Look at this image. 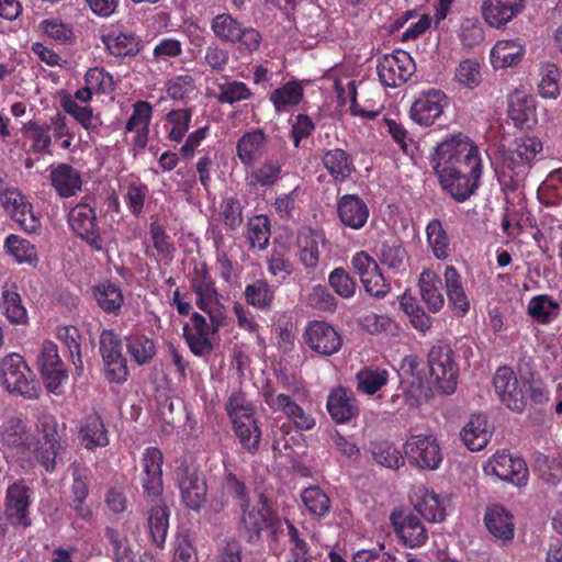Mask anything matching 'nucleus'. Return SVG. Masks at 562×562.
<instances>
[{"instance_id": "obj_1", "label": "nucleus", "mask_w": 562, "mask_h": 562, "mask_svg": "<svg viewBox=\"0 0 562 562\" xmlns=\"http://www.w3.org/2000/svg\"><path fill=\"white\" fill-rule=\"evenodd\" d=\"M431 164L442 190L457 202L467 201L477 190L482 160L468 136L446 137L437 145Z\"/></svg>"}, {"instance_id": "obj_2", "label": "nucleus", "mask_w": 562, "mask_h": 562, "mask_svg": "<svg viewBox=\"0 0 562 562\" xmlns=\"http://www.w3.org/2000/svg\"><path fill=\"white\" fill-rule=\"evenodd\" d=\"M22 132L31 142V148L35 154H50L53 143L64 150L74 146L75 133L70 128L66 116L59 112L45 121H30L24 124Z\"/></svg>"}, {"instance_id": "obj_3", "label": "nucleus", "mask_w": 562, "mask_h": 562, "mask_svg": "<svg viewBox=\"0 0 562 562\" xmlns=\"http://www.w3.org/2000/svg\"><path fill=\"white\" fill-rule=\"evenodd\" d=\"M233 430L240 446L249 453L259 450L261 429L255 417V408L243 393H233L225 405Z\"/></svg>"}, {"instance_id": "obj_4", "label": "nucleus", "mask_w": 562, "mask_h": 562, "mask_svg": "<svg viewBox=\"0 0 562 562\" xmlns=\"http://www.w3.org/2000/svg\"><path fill=\"white\" fill-rule=\"evenodd\" d=\"M191 289L195 295V305L207 313L214 329L226 325V313L220 302V295L214 280L205 263L194 267L190 277Z\"/></svg>"}, {"instance_id": "obj_5", "label": "nucleus", "mask_w": 562, "mask_h": 562, "mask_svg": "<svg viewBox=\"0 0 562 562\" xmlns=\"http://www.w3.org/2000/svg\"><path fill=\"white\" fill-rule=\"evenodd\" d=\"M214 36L228 44L237 45L241 52L252 53L258 49L261 35L252 26H246L229 13H220L211 21Z\"/></svg>"}, {"instance_id": "obj_6", "label": "nucleus", "mask_w": 562, "mask_h": 562, "mask_svg": "<svg viewBox=\"0 0 562 562\" xmlns=\"http://www.w3.org/2000/svg\"><path fill=\"white\" fill-rule=\"evenodd\" d=\"M0 369L2 383L10 393L30 400L38 397L41 389L22 356L8 355L2 359Z\"/></svg>"}, {"instance_id": "obj_7", "label": "nucleus", "mask_w": 562, "mask_h": 562, "mask_svg": "<svg viewBox=\"0 0 562 562\" xmlns=\"http://www.w3.org/2000/svg\"><path fill=\"white\" fill-rule=\"evenodd\" d=\"M238 508V530L248 542L259 540L263 529L277 528L278 517L266 496L260 495L257 504L248 502Z\"/></svg>"}, {"instance_id": "obj_8", "label": "nucleus", "mask_w": 562, "mask_h": 562, "mask_svg": "<svg viewBox=\"0 0 562 562\" xmlns=\"http://www.w3.org/2000/svg\"><path fill=\"white\" fill-rule=\"evenodd\" d=\"M67 221L74 234L89 245L92 250L108 251V240L100 233L93 207L86 203H79L70 209Z\"/></svg>"}, {"instance_id": "obj_9", "label": "nucleus", "mask_w": 562, "mask_h": 562, "mask_svg": "<svg viewBox=\"0 0 562 562\" xmlns=\"http://www.w3.org/2000/svg\"><path fill=\"white\" fill-rule=\"evenodd\" d=\"M428 366L437 389L442 394H452L457 389L459 370L451 347L446 344L432 346L428 353Z\"/></svg>"}, {"instance_id": "obj_10", "label": "nucleus", "mask_w": 562, "mask_h": 562, "mask_svg": "<svg viewBox=\"0 0 562 562\" xmlns=\"http://www.w3.org/2000/svg\"><path fill=\"white\" fill-rule=\"evenodd\" d=\"M404 452L408 461L420 469L435 470L442 461L437 439L429 432L408 437Z\"/></svg>"}, {"instance_id": "obj_11", "label": "nucleus", "mask_w": 562, "mask_h": 562, "mask_svg": "<svg viewBox=\"0 0 562 562\" xmlns=\"http://www.w3.org/2000/svg\"><path fill=\"white\" fill-rule=\"evenodd\" d=\"M378 75L385 87L395 88L406 82L415 72L416 65L404 50L387 54L378 60Z\"/></svg>"}, {"instance_id": "obj_12", "label": "nucleus", "mask_w": 562, "mask_h": 562, "mask_svg": "<svg viewBox=\"0 0 562 562\" xmlns=\"http://www.w3.org/2000/svg\"><path fill=\"white\" fill-rule=\"evenodd\" d=\"M494 387L502 403L510 411L521 414L526 406L525 381L519 382L508 367L498 368L494 379Z\"/></svg>"}, {"instance_id": "obj_13", "label": "nucleus", "mask_w": 562, "mask_h": 562, "mask_svg": "<svg viewBox=\"0 0 562 562\" xmlns=\"http://www.w3.org/2000/svg\"><path fill=\"white\" fill-rule=\"evenodd\" d=\"M262 397L271 411L282 413L286 418L293 422L296 428L311 430L315 426V419L290 395L278 393L271 386L266 385L262 389Z\"/></svg>"}, {"instance_id": "obj_14", "label": "nucleus", "mask_w": 562, "mask_h": 562, "mask_svg": "<svg viewBox=\"0 0 562 562\" xmlns=\"http://www.w3.org/2000/svg\"><path fill=\"white\" fill-rule=\"evenodd\" d=\"M484 471L487 475H495L503 481H509L516 486L527 484L526 461L520 458H514L506 451H497L485 464Z\"/></svg>"}, {"instance_id": "obj_15", "label": "nucleus", "mask_w": 562, "mask_h": 562, "mask_svg": "<svg viewBox=\"0 0 562 562\" xmlns=\"http://www.w3.org/2000/svg\"><path fill=\"white\" fill-rule=\"evenodd\" d=\"M206 94L221 104L233 105L252 97L251 89L243 81L228 75L206 78Z\"/></svg>"}, {"instance_id": "obj_16", "label": "nucleus", "mask_w": 562, "mask_h": 562, "mask_svg": "<svg viewBox=\"0 0 562 562\" xmlns=\"http://www.w3.org/2000/svg\"><path fill=\"white\" fill-rule=\"evenodd\" d=\"M305 344L316 353L331 356L342 345L339 333L328 323L314 321L307 324L303 333Z\"/></svg>"}, {"instance_id": "obj_17", "label": "nucleus", "mask_w": 562, "mask_h": 562, "mask_svg": "<svg viewBox=\"0 0 562 562\" xmlns=\"http://www.w3.org/2000/svg\"><path fill=\"white\" fill-rule=\"evenodd\" d=\"M4 210L26 233H36L41 228L40 218L33 212L32 204L15 189H8L0 194Z\"/></svg>"}, {"instance_id": "obj_18", "label": "nucleus", "mask_w": 562, "mask_h": 562, "mask_svg": "<svg viewBox=\"0 0 562 562\" xmlns=\"http://www.w3.org/2000/svg\"><path fill=\"white\" fill-rule=\"evenodd\" d=\"M32 491L21 481L14 482L7 488L4 515L13 525L23 528L31 526L30 505Z\"/></svg>"}, {"instance_id": "obj_19", "label": "nucleus", "mask_w": 562, "mask_h": 562, "mask_svg": "<svg viewBox=\"0 0 562 562\" xmlns=\"http://www.w3.org/2000/svg\"><path fill=\"white\" fill-rule=\"evenodd\" d=\"M218 329H214L213 324H209L206 318L194 312L190 321L183 326V337L194 356L203 357L213 350L212 335Z\"/></svg>"}, {"instance_id": "obj_20", "label": "nucleus", "mask_w": 562, "mask_h": 562, "mask_svg": "<svg viewBox=\"0 0 562 562\" xmlns=\"http://www.w3.org/2000/svg\"><path fill=\"white\" fill-rule=\"evenodd\" d=\"M447 97L441 90L422 92L411 106V117L419 125L429 126L442 114Z\"/></svg>"}, {"instance_id": "obj_21", "label": "nucleus", "mask_w": 562, "mask_h": 562, "mask_svg": "<svg viewBox=\"0 0 562 562\" xmlns=\"http://www.w3.org/2000/svg\"><path fill=\"white\" fill-rule=\"evenodd\" d=\"M176 476L184 505L190 509L199 510L206 498L207 488L204 479L200 477L195 470L183 464L177 469Z\"/></svg>"}, {"instance_id": "obj_22", "label": "nucleus", "mask_w": 562, "mask_h": 562, "mask_svg": "<svg viewBox=\"0 0 562 562\" xmlns=\"http://www.w3.org/2000/svg\"><path fill=\"white\" fill-rule=\"evenodd\" d=\"M391 524L400 540L409 548H418L426 543L428 532L422 520L404 512H394L390 516Z\"/></svg>"}, {"instance_id": "obj_23", "label": "nucleus", "mask_w": 562, "mask_h": 562, "mask_svg": "<svg viewBox=\"0 0 562 562\" xmlns=\"http://www.w3.org/2000/svg\"><path fill=\"white\" fill-rule=\"evenodd\" d=\"M0 443L16 453H24L31 449L33 436L22 418L9 416L0 425Z\"/></svg>"}, {"instance_id": "obj_24", "label": "nucleus", "mask_w": 562, "mask_h": 562, "mask_svg": "<svg viewBox=\"0 0 562 562\" xmlns=\"http://www.w3.org/2000/svg\"><path fill=\"white\" fill-rule=\"evenodd\" d=\"M162 452L156 447H148L143 452L142 484L144 492L149 496H159L162 493Z\"/></svg>"}, {"instance_id": "obj_25", "label": "nucleus", "mask_w": 562, "mask_h": 562, "mask_svg": "<svg viewBox=\"0 0 562 562\" xmlns=\"http://www.w3.org/2000/svg\"><path fill=\"white\" fill-rule=\"evenodd\" d=\"M414 508L428 521L441 522L446 518L448 499L424 486L414 490L411 496Z\"/></svg>"}, {"instance_id": "obj_26", "label": "nucleus", "mask_w": 562, "mask_h": 562, "mask_svg": "<svg viewBox=\"0 0 562 562\" xmlns=\"http://www.w3.org/2000/svg\"><path fill=\"white\" fill-rule=\"evenodd\" d=\"M299 260L307 269L318 265L322 249L326 245V238L322 231L311 227L302 228L296 237Z\"/></svg>"}, {"instance_id": "obj_27", "label": "nucleus", "mask_w": 562, "mask_h": 562, "mask_svg": "<svg viewBox=\"0 0 562 562\" xmlns=\"http://www.w3.org/2000/svg\"><path fill=\"white\" fill-rule=\"evenodd\" d=\"M42 432V438L37 440V445L34 449V457L47 472H53L56 468V459L61 449L59 436L55 424L48 422L43 424Z\"/></svg>"}, {"instance_id": "obj_28", "label": "nucleus", "mask_w": 562, "mask_h": 562, "mask_svg": "<svg viewBox=\"0 0 562 562\" xmlns=\"http://www.w3.org/2000/svg\"><path fill=\"white\" fill-rule=\"evenodd\" d=\"M268 146V137L260 130H251L241 135L236 143V156L246 167L254 165L263 156Z\"/></svg>"}, {"instance_id": "obj_29", "label": "nucleus", "mask_w": 562, "mask_h": 562, "mask_svg": "<svg viewBox=\"0 0 562 562\" xmlns=\"http://www.w3.org/2000/svg\"><path fill=\"white\" fill-rule=\"evenodd\" d=\"M524 5L525 0H485L481 11L488 25L502 27L516 16Z\"/></svg>"}, {"instance_id": "obj_30", "label": "nucleus", "mask_w": 562, "mask_h": 562, "mask_svg": "<svg viewBox=\"0 0 562 562\" xmlns=\"http://www.w3.org/2000/svg\"><path fill=\"white\" fill-rule=\"evenodd\" d=\"M153 116V108L146 101H138L133 106V112L126 122V132L134 133L132 145L136 149H144L148 143L149 124Z\"/></svg>"}, {"instance_id": "obj_31", "label": "nucleus", "mask_w": 562, "mask_h": 562, "mask_svg": "<svg viewBox=\"0 0 562 562\" xmlns=\"http://www.w3.org/2000/svg\"><path fill=\"white\" fill-rule=\"evenodd\" d=\"M49 180L60 198L75 196L82 188L81 172L68 164H59L52 168Z\"/></svg>"}, {"instance_id": "obj_32", "label": "nucleus", "mask_w": 562, "mask_h": 562, "mask_svg": "<svg viewBox=\"0 0 562 562\" xmlns=\"http://www.w3.org/2000/svg\"><path fill=\"white\" fill-rule=\"evenodd\" d=\"M337 212L341 223L352 229L362 228L369 218L367 204L356 194L342 195L338 200Z\"/></svg>"}, {"instance_id": "obj_33", "label": "nucleus", "mask_w": 562, "mask_h": 562, "mask_svg": "<svg viewBox=\"0 0 562 562\" xmlns=\"http://www.w3.org/2000/svg\"><path fill=\"white\" fill-rule=\"evenodd\" d=\"M484 525L497 540L507 542L514 538V519L502 505H490L485 509Z\"/></svg>"}, {"instance_id": "obj_34", "label": "nucleus", "mask_w": 562, "mask_h": 562, "mask_svg": "<svg viewBox=\"0 0 562 562\" xmlns=\"http://www.w3.org/2000/svg\"><path fill=\"white\" fill-rule=\"evenodd\" d=\"M491 435L487 417L483 414L472 415L460 431L463 443L471 451H480L486 447Z\"/></svg>"}, {"instance_id": "obj_35", "label": "nucleus", "mask_w": 562, "mask_h": 562, "mask_svg": "<svg viewBox=\"0 0 562 562\" xmlns=\"http://www.w3.org/2000/svg\"><path fill=\"white\" fill-rule=\"evenodd\" d=\"M443 278L449 305L453 308L456 315L464 316L470 308V301L465 294L460 273L453 266H448Z\"/></svg>"}, {"instance_id": "obj_36", "label": "nucleus", "mask_w": 562, "mask_h": 562, "mask_svg": "<svg viewBox=\"0 0 562 562\" xmlns=\"http://www.w3.org/2000/svg\"><path fill=\"white\" fill-rule=\"evenodd\" d=\"M322 164L336 182H344L356 170L351 157L341 148L325 150Z\"/></svg>"}, {"instance_id": "obj_37", "label": "nucleus", "mask_w": 562, "mask_h": 562, "mask_svg": "<svg viewBox=\"0 0 562 562\" xmlns=\"http://www.w3.org/2000/svg\"><path fill=\"white\" fill-rule=\"evenodd\" d=\"M327 411L336 423L344 424L358 414V406L356 400L339 387L328 395Z\"/></svg>"}, {"instance_id": "obj_38", "label": "nucleus", "mask_w": 562, "mask_h": 562, "mask_svg": "<svg viewBox=\"0 0 562 562\" xmlns=\"http://www.w3.org/2000/svg\"><path fill=\"white\" fill-rule=\"evenodd\" d=\"M79 440L87 449L105 447L109 436L102 418L97 414L88 415L79 429Z\"/></svg>"}, {"instance_id": "obj_39", "label": "nucleus", "mask_w": 562, "mask_h": 562, "mask_svg": "<svg viewBox=\"0 0 562 562\" xmlns=\"http://www.w3.org/2000/svg\"><path fill=\"white\" fill-rule=\"evenodd\" d=\"M419 291L423 301L432 313L439 312L445 304L443 295L440 291L441 279L430 270H425L419 277Z\"/></svg>"}, {"instance_id": "obj_40", "label": "nucleus", "mask_w": 562, "mask_h": 562, "mask_svg": "<svg viewBox=\"0 0 562 562\" xmlns=\"http://www.w3.org/2000/svg\"><path fill=\"white\" fill-rule=\"evenodd\" d=\"M525 56V47L516 41H498L491 49V61L495 68L516 66Z\"/></svg>"}, {"instance_id": "obj_41", "label": "nucleus", "mask_w": 562, "mask_h": 562, "mask_svg": "<svg viewBox=\"0 0 562 562\" xmlns=\"http://www.w3.org/2000/svg\"><path fill=\"white\" fill-rule=\"evenodd\" d=\"M102 42L115 57L134 56L139 52V42L133 33L111 31L102 35Z\"/></svg>"}, {"instance_id": "obj_42", "label": "nucleus", "mask_w": 562, "mask_h": 562, "mask_svg": "<svg viewBox=\"0 0 562 562\" xmlns=\"http://www.w3.org/2000/svg\"><path fill=\"white\" fill-rule=\"evenodd\" d=\"M304 95L303 87L297 81H289L282 87L271 91L270 102L277 113L288 112L291 108L300 104Z\"/></svg>"}, {"instance_id": "obj_43", "label": "nucleus", "mask_w": 562, "mask_h": 562, "mask_svg": "<svg viewBox=\"0 0 562 562\" xmlns=\"http://www.w3.org/2000/svg\"><path fill=\"white\" fill-rule=\"evenodd\" d=\"M93 297L106 314L117 315L124 303L121 289L111 282H103L93 288Z\"/></svg>"}, {"instance_id": "obj_44", "label": "nucleus", "mask_w": 562, "mask_h": 562, "mask_svg": "<svg viewBox=\"0 0 562 562\" xmlns=\"http://www.w3.org/2000/svg\"><path fill=\"white\" fill-rule=\"evenodd\" d=\"M281 168L282 166L279 160L267 159L246 176L247 186L249 188H269L274 186L281 177Z\"/></svg>"}, {"instance_id": "obj_45", "label": "nucleus", "mask_w": 562, "mask_h": 562, "mask_svg": "<svg viewBox=\"0 0 562 562\" xmlns=\"http://www.w3.org/2000/svg\"><path fill=\"white\" fill-rule=\"evenodd\" d=\"M4 249L20 265L26 263L36 267L38 263V255L35 245L18 235L11 234L5 238Z\"/></svg>"}, {"instance_id": "obj_46", "label": "nucleus", "mask_w": 562, "mask_h": 562, "mask_svg": "<svg viewBox=\"0 0 562 562\" xmlns=\"http://www.w3.org/2000/svg\"><path fill=\"white\" fill-rule=\"evenodd\" d=\"M63 110L69 114L86 131L94 132L100 125L99 115L94 114L93 109L89 104H80L71 97H65L61 100Z\"/></svg>"}, {"instance_id": "obj_47", "label": "nucleus", "mask_w": 562, "mask_h": 562, "mask_svg": "<svg viewBox=\"0 0 562 562\" xmlns=\"http://www.w3.org/2000/svg\"><path fill=\"white\" fill-rule=\"evenodd\" d=\"M246 302L258 308L268 310L274 300V290L265 279H258L246 285L244 291Z\"/></svg>"}, {"instance_id": "obj_48", "label": "nucleus", "mask_w": 562, "mask_h": 562, "mask_svg": "<svg viewBox=\"0 0 562 562\" xmlns=\"http://www.w3.org/2000/svg\"><path fill=\"white\" fill-rule=\"evenodd\" d=\"M426 235L434 256L439 260L447 259L450 256V240L439 220L434 218L427 224Z\"/></svg>"}, {"instance_id": "obj_49", "label": "nucleus", "mask_w": 562, "mask_h": 562, "mask_svg": "<svg viewBox=\"0 0 562 562\" xmlns=\"http://www.w3.org/2000/svg\"><path fill=\"white\" fill-rule=\"evenodd\" d=\"M0 308L10 323L15 325L27 324V311L23 305L21 295L18 292L8 289L3 290Z\"/></svg>"}, {"instance_id": "obj_50", "label": "nucleus", "mask_w": 562, "mask_h": 562, "mask_svg": "<svg viewBox=\"0 0 562 562\" xmlns=\"http://www.w3.org/2000/svg\"><path fill=\"white\" fill-rule=\"evenodd\" d=\"M271 236L270 221L265 215H256L248 220L247 240L251 248L263 250L268 247Z\"/></svg>"}, {"instance_id": "obj_51", "label": "nucleus", "mask_w": 562, "mask_h": 562, "mask_svg": "<svg viewBox=\"0 0 562 562\" xmlns=\"http://www.w3.org/2000/svg\"><path fill=\"white\" fill-rule=\"evenodd\" d=\"M191 119V109H177L167 113L165 128L168 138L172 142L180 143L190 127Z\"/></svg>"}, {"instance_id": "obj_52", "label": "nucleus", "mask_w": 562, "mask_h": 562, "mask_svg": "<svg viewBox=\"0 0 562 562\" xmlns=\"http://www.w3.org/2000/svg\"><path fill=\"white\" fill-rule=\"evenodd\" d=\"M267 269L272 277L278 278L280 281H284L292 274L294 266L290 260L286 246L280 245L272 248L267 258Z\"/></svg>"}, {"instance_id": "obj_53", "label": "nucleus", "mask_w": 562, "mask_h": 562, "mask_svg": "<svg viewBox=\"0 0 562 562\" xmlns=\"http://www.w3.org/2000/svg\"><path fill=\"white\" fill-rule=\"evenodd\" d=\"M304 507L310 515L322 518L330 510V499L319 486H310L301 494Z\"/></svg>"}, {"instance_id": "obj_54", "label": "nucleus", "mask_w": 562, "mask_h": 562, "mask_svg": "<svg viewBox=\"0 0 562 562\" xmlns=\"http://www.w3.org/2000/svg\"><path fill=\"white\" fill-rule=\"evenodd\" d=\"M148 528L154 544L162 548L169 528V510L166 506H155L150 509Z\"/></svg>"}, {"instance_id": "obj_55", "label": "nucleus", "mask_w": 562, "mask_h": 562, "mask_svg": "<svg viewBox=\"0 0 562 562\" xmlns=\"http://www.w3.org/2000/svg\"><path fill=\"white\" fill-rule=\"evenodd\" d=\"M358 391L372 395L389 381V372L384 369H363L356 375Z\"/></svg>"}, {"instance_id": "obj_56", "label": "nucleus", "mask_w": 562, "mask_h": 562, "mask_svg": "<svg viewBox=\"0 0 562 562\" xmlns=\"http://www.w3.org/2000/svg\"><path fill=\"white\" fill-rule=\"evenodd\" d=\"M561 70L554 64H544L540 68L541 80L538 85L539 93L546 99H557L560 95Z\"/></svg>"}, {"instance_id": "obj_57", "label": "nucleus", "mask_w": 562, "mask_h": 562, "mask_svg": "<svg viewBox=\"0 0 562 562\" xmlns=\"http://www.w3.org/2000/svg\"><path fill=\"white\" fill-rule=\"evenodd\" d=\"M126 341L128 353L139 366L148 363L156 353L154 341L144 335L130 336Z\"/></svg>"}, {"instance_id": "obj_58", "label": "nucleus", "mask_w": 562, "mask_h": 562, "mask_svg": "<svg viewBox=\"0 0 562 562\" xmlns=\"http://www.w3.org/2000/svg\"><path fill=\"white\" fill-rule=\"evenodd\" d=\"M559 311V304L548 295H537L529 302V316L538 323H550L557 318Z\"/></svg>"}, {"instance_id": "obj_59", "label": "nucleus", "mask_w": 562, "mask_h": 562, "mask_svg": "<svg viewBox=\"0 0 562 562\" xmlns=\"http://www.w3.org/2000/svg\"><path fill=\"white\" fill-rule=\"evenodd\" d=\"M379 259L382 265L398 273L405 269L407 254L402 244L385 241L380 247Z\"/></svg>"}, {"instance_id": "obj_60", "label": "nucleus", "mask_w": 562, "mask_h": 562, "mask_svg": "<svg viewBox=\"0 0 562 562\" xmlns=\"http://www.w3.org/2000/svg\"><path fill=\"white\" fill-rule=\"evenodd\" d=\"M360 324L362 328L371 335L395 336L398 333V325L395 321L386 315L368 313L361 317Z\"/></svg>"}, {"instance_id": "obj_61", "label": "nucleus", "mask_w": 562, "mask_h": 562, "mask_svg": "<svg viewBox=\"0 0 562 562\" xmlns=\"http://www.w3.org/2000/svg\"><path fill=\"white\" fill-rule=\"evenodd\" d=\"M371 454L373 460L383 467L398 469L404 465V458L400 450L389 441L374 442Z\"/></svg>"}, {"instance_id": "obj_62", "label": "nucleus", "mask_w": 562, "mask_h": 562, "mask_svg": "<svg viewBox=\"0 0 562 562\" xmlns=\"http://www.w3.org/2000/svg\"><path fill=\"white\" fill-rule=\"evenodd\" d=\"M508 120L519 128L524 130L527 122V91L524 86L515 89L508 97Z\"/></svg>"}, {"instance_id": "obj_63", "label": "nucleus", "mask_w": 562, "mask_h": 562, "mask_svg": "<svg viewBox=\"0 0 562 562\" xmlns=\"http://www.w3.org/2000/svg\"><path fill=\"white\" fill-rule=\"evenodd\" d=\"M56 337L68 348L72 362L77 370L82 371L83 364L80 352V335L75 326H59L56 328Z\"/></svg>"}, {"instance_id": "obj_64", "label": "nucleus", "mask_w": 562, "mask_h": 562, "mask_svg": "<svg viewBox=\"0 0 562 562\" xmlns=\"http://www.w3.org/2000/svg\"><path fill=\"white\" fill-rule=\"evenodd\" d=\"M104 536L112 547V554L116 562H134L135 555L124 535L112 527H106Z\"/></svg>"}]
</instances>
